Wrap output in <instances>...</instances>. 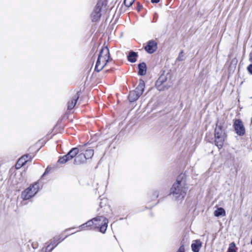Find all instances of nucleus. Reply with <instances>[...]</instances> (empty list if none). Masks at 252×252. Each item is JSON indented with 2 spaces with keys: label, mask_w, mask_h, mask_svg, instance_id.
<instances>
[{
  "label": "nucleus",
  "mask_w": 252,
  "mask_h": 252,
  "mask_svg": "<svg viewBox=\"0 0 252 252\" xmlns=\"http://www.w3.org/2000/svg\"><path fill=\"white\" fill-rule=\"evenodd\" d=\"M159 1V0H151V2L152 3H158Z\"/></svg>",
  "instance_id": "33"
},
{
  "label": "nucleus",
  "mask_w": 252,
  "mask_h": 252,
  "mask_svg": "<svg viewBox=\"0 0 252 252\" xmlns=\"http://www.w3.org/2000/svg\"><path fill=\"white\" fill-rule=\"evenodd\" d=\"M57 245H55V246H53L52 248H50V245H48L46 248L45 252H51L56 247Z\"/></svg>",
  "instance_id": "28"
},
{
  "label": "nucleus",
  "mask_w": 252,
  "mask_h": 252,
  "mask_svg": "<svg viewBox=\"0 0 252 252\" xmlns=\"http://www.w3.org/2000/svg\"><path fill=\"white\" fill-rule=\"evenodd\" d=\"M64 157L66 158V160H67V161L72 159L70 157L68 153L66 155H64Z\"/></svg>",
  "instance_id": "31"
},
{
  "label": "nucleus",
  "mask_w": 252,
  "mask_h": 252,
  "mask_svg": "<svg viewBox=\"0 0 252 252\" xmlns=\"http://www.w3.org/2000/svg\"><path fill=\"white\" fill-rule=\"evenodd\" d=\"M80 146V147H83V151L82 152L84 153L87 160L92 158L94 154V150L93 149L87 148V144Z\"/></svg>",
  "instance_id": "11"
},
{
  "label": "nucleus",
  "mask_w": 252,
  "mask_h": 252,
  "mask_svg": "<svg viewBox=\"0 0 252 252\" xmlns=\"http://www.w3.org/2000/svg\"><path fill=\"white\" fill-rule=\"evenodd\" d=\"M39 186L35 183L22 192L21 197L24 200H28L33 196L38 191Z\"/></svg>",
  "instance_id": "4"
},
{
  "label": "nucleus",
  "mask_w": 252,
  "mask_h": 252,
  "mask_svg": "<svg viewBox=\"0 0 252 252\" xmlns=\"http://www.w3.org/2000/svg\"><path fill=\"white\" fill-rule=\"evenodd\" d=\"M184 60V51L182 50L178 57V58L176 59V61H183Z\"/></svg>",
  "instance_id": "25"
},
{
  "label": "nucleus",
  "mask_w": 252,
  "mask_h": 252,
  "mask_svg": "<svg viewBox=\"0 0 252 252\" xmlns=\"http://www.w3.org/2000/svg\"><path fill=\"white\" fill-rule=\"evenodd\" d=\"M97 219H93L90 220H88L87 222L85 223V224H86V226H88L89 227H91L93 225L94 226V222Z\"/></svg>",
  "instance_id": "23"
},
{
  "label": "nucleus",
  "mask_w": 252,
  "mask_h": 252,
  "mask_svg": "<svg viewBox=\"0 0 252 252\" xmlns=\"http://www.w3.org/2000/svg\"><path fill=\"white\" fill-rule=\"evenodd\" d=\"M201 246V241L199 240H196L194 243H192L191 245V250L193 252H199Z\"/></svg>",
  "instance_id": "17"
},
{
  "label": "nucleus",
  "mask_w": 252,
  "mask_h": 252,
  "mask_svg": "<svg viewBox=\"0 0 252 252\" xmlns=\"http://www.w3.org/2000/svg\"><path fill=\"white\" fill-rule=\"evenodd\" d=\"M79 92L77 93V94L73 97L71 101L68 102L67 105V109L68 110H71L74 108L76 102L79 98V94H78Z\"/></svg>",
  "instance_id": "16"
},
{
  "label": "nucleus",
  "mask_w": 252,
  "mask_h": 252,
  "mask_svg": "<svg viewBox=\"0 0 252 252\" xmlns=\"http://www.w3.org/2000/svg\"><path fill=\"white\" fill-rule=\"evenodd\" d=\"M235 244L234 242L231 243L229 245L227 252H236L235 250Z\"/></svg>",
  "instance_id": "22"
},
{
  "label": "nucleus",
  "mask_w": 252,
  "mask_h": 252,
  "mask_svg": "<svg viewBox=\"0 0 252 252\" xmlns=\"http://www.w3.org/2000/svg\"><path fill=\"white\" fill-rule=\"evenodd\" d=\"M86 160L87 159L84 155V153L79 152V154L75 158L73 163L75 165H80L85 163L86 162Z\"/></svg>",
  "instance_id": "10"
},
{
  "label": "nucleus",
  "mask_w": 252,
  "mask_h": 252,
  "mask_svg": "<svg viewBox=\"0 0 252 252\" xmlns=\"http://www.w3.org/2000/svg\"><path fill=\"white\" fill-rule=\"evenodd\" d=\"M250 61L252 62V54L250 55Z\"/></svg>",
  "instance_id": "35"
},
{
  "label": "nucleus",
  "mask_w": 252,
  "mask_h": 252,
  "mask_svg": "<svg viewBox=\"0 0 252 252\" xmlns=\"http://www.w3.org/2000/svg\"><path fill=\"white\" fill-rule=\"evenodd\" d=\"M83 147H80L79 145L77 147L72 148L68 152V154L69 155L70 157L73 158H75L77 155L79 153V152H81L83 151Z\"/></svg>",
  "instance_id": "13"
},
{
  "label": "nucleus",
  "mask_w": 252,
  "mask_h": 252,
  "mask_svg": "<svg viewBox=\"0 0 252 252\" xmlns=\"http://www.w3.org/2000/svg\"><path fill=\"white\" fill-rule=\"evenodd\" d=\"M138 72L139 75L143 76L146 74L147 71V65L144 62L140 63L138 65Z\"/></svg>",
  "instance_id": "15"
},
{
  "label": "nucleus",
  "mask_w": 252,
  "mask_h": 252,
  "mask_svg": "<svg viewBox=\"0 0 252 252\" xmlns=\"http://www.w3.org/2000/svg\"><path fill=\"white\" fill-rule=\"evenodd\" d=\"M103 6V3L98 1L96 4L94 11L92 13V18L93 22H96L99 20L101 16V8Z\"/></svg>",
  "instance_id": "6"
},
{
  "label": "nucleus",
  "mask_w": 252,
  "mask_h": 252,
  "mask_svg": "<svg viewBox=\"0 0 252 252\" xmlns=\"http://www.w3.org/2000/svg\"><path fill=\"white\" fill-rule=\"evenodd\" d=\"M185 178V174L179 175L170 189L169 195L177 201H182L187 194L188 188Z\"/></svg>",
  "instance_id": "1"
},
{
  "label": "nucleus",
  "mask_w": 252,
  "mask_h": 252,
  "mask_svg": "<svg viewBox=\"0 0 252 252\" xmlns=\"http://www.w3.org/2000/svg\"><path fill=\"white\" fill-rule=\"evenodd\" d=\"M247 70L249 71V72L252 75V64H250L247 67Z\"/></svg>",
  "instance_id": "29"
},
{
  "label": "nucleus",
  "mask_w": 252,
  "mask_h": 252,
  "mask_svg": "<svg viewBox=\"0 0 252 252\" xmlns=\"http://www.w3.org/2000/svg\"><path fill=\"white\" fill-rule=\"evenodd\" d=\"M145 86V84L144 81L143 80L140 79L139 80L138 85L134 90V91L138 95L141 96L144 91Z\"/></svg>",
  "instance_id": "14"
},
{
  "label": "nucleus",
  "mask_w": 252,
  "mask_h": 252,
  "mask_svg": "<svg viewBox=\"0 0 252 252\" xmlns=\"http://www.w3.org/2000/svg\"><path fill=\"white\" fill-rule=\"evenodd\" d=\"M215 141L214 143L216 146L220 149L224 144L226 138V134L225 129L220 123H217L214 132Z\"/></svg>",
  "instance_id": "3"
},
{
  "label": "nucleus",
  "mask_w": 252,
  "mask_h": 252,
  "mask_svg": "<svg viewBox=\"0 0 252 252\" xmlns=\"http://www.w3.org/2000/svg\"><path fill=\"white\" fill-rule=\"evenodd\" d=\"M159 193V190L157 189L154 190L152 195V198L155 199L158 197Z\"/></svg>",
  "instance_id": "26"
},
{
  "label": "nucleus",
  "mask_w": 252,
  "mask_h": 252,
  "mask_svg": "<svg viewBox=\"0 0 252 252\" xmlns=\"http://www.w3.org/2000/svg\"><path fill=\"white\" fill-rule=\"evenodd\" d=\"M214 216L217 217L220 216H225L226 215L225 210L221 207L218 208L216 210L214 211Z\"/></svg>",
  "instance_id": "20"
},
{
  "label": "nucleus",
  "mask_w": 252,
  "mask_h": 252,
  "mask_svg": "<svg viewBox=\"0 0 252 252\" xmlns=\"http://www.w3.org/2000/svg\"><path fill=\"white\" fill-rule=\"evenodd\" d=\"M48 173V168H47L45 170V171L44 172L43 176L45 175V174H47Z\"/></svg>",
  "instance_id": "34"
},
{
  "label": "nucleus",
  "mask_w": 252,
  "mask_h": 252,
  "mask_svg": "<svg viewBox=\"0 0 252 252\" xmlns=\"http://www.w3.org/2000/svg\"><path fill=\"white\" fill-rule=\"evenodd\" d=\"M135 0H124V3L126 7H129L131 6Z\"/></svg>",
  "instance_id": "24"
},
{
  "label": "nucleus",
  "mask_w": 252,
  "mask_h": 252,
  "mask_svg": "<svg viewBox=\"0 0 252 252\" xmlns=\"http://www.w3.org/2000/svg\"><path fill=\"white\" fill-rule=\"evenodd\" d=\"M137 57L138 54L137 53L131 51L129 52V54L127 56V59L129 62L133 63L136 61V59Z\"/></svg>",
  "instance_id": "18"
},
{
  "label": "nucleus",
  "mask_w": 252,
  "mask_h": 252,
  "mask_svg": "<svg viewBox=\"0 0 252 252\" xmlns=\"http://www.w3.org/2000/svg\"><path fill=\"white\" fill-rule=\"evenodd\" d=\"M88 226H86V224H85V223L81 225L80 226H79V228H81V229H85L86 228H88Z\"/></svg>",
  "instance_id": "32"
},
{
  "label": "nucleus",
  "mask_w": 252,
  "mask_h": 252,
  "mask_svg": "<svg viewBox=\"0 0 252 252\" xmlns=\"http://www.w3.org/2000/svg\"><path fill=\"white\" fill-rule=\"evenodd\" d=\"M110 58L109 50L107 47H103L98 55L95 66L97 72L101 71L109 62Z\"/></svg>",
  "instance_id": "2"
},
{
  "label": "nucleus",
  "mask_w": 252,
  "mask_h": 252,
  "mask_svg": "<svg viewBox=\"0 0 252 252\" xmlns=\"http://www.w3.org/2000/svg\"><path fill=\"white\" fill-rule=\"evenodd\" d=\"M140 96L138 95L134 90L130 91L128 95V99L130 102H132L137 100Z\"/></svg>",
  "instance_id": "19"
},
{
  "label": "nucleus",
  "mask_w": 252,
  "mask_h": 252,
  "mask_svg": "<svg viewBox=\"0 0 252 252\" xmlns=\"http://www.w3.org/2000/svg\"><path fill=\"white\" fill-rule=\"evenodd\" d=\"M177 252H185V248L183 245L180 247Z\"/></svg>",
  "instance_id": "30"
},
{
  "label": "nucleus",
  "mask_w": 252,
  "mask_h": 252,
  "mask_svg": "<svg viewBox=\"0 0 252 252\" xmlns=\"http://www.w3.org/2000/svg\"><path fill=\"white\" fill-rule=\"evenodd\" d=\"M63 239H64L61 240L60 238H59L58 237L54 238L53 242H52L49 245H52L53 246H55V245H57V246L58 244L62 242Z\"/></svg>",
  "instance_id": "21"
},
{
  "label": "nucleus",
  "mask_w": 252,
  "mask_h": 252,
  "mask_svg": "<svg viewBox=\"0 0 252 252\" xmlns=\"http://www.w3.org/2000/svg\"><path fill=\"white\" fill-rule=\"evenodd\" d=\"M234 127L236 133L240 135L243 136L245 133V129L243 122L240 119H236L234 123Z\"/></svg>",
  "instance_id": "7"
},
{
  "label": "nucleus",
  "mask_w": 252,
  "mask_h": 252,
  "mask_svg": "<svg viewBox=\"0 0 252 252\" xmlns=\"http://www.w3.org/2000/svg\"><path fill=\"white\" fill-rule=\"evenodd\" d=\"M67 161L66 158H65L64 156L61 157L59 158L58 162L61 164H63L66 163Z\"/></svg>",
  "instance_id": "27"
},
{
  "label": "nucleus",
  "mask_w": 252,
  "mask_h": 252,
  "mask_svg": "<svg viewBox=\"0 0 252 252\" xmlns=\"http://www.w3.org/2000/svg\"><path fill=\"white\" fill-rule=\"evenodd\" d=\"M145 50L149 54L155 52L157 49V43L154 40H150L144 47Z\"/></svg>",
  "instance_id": "8"
},
{
  "label": "nucleus",
  "mask_w": 252,
  "mask_h": 252,
  "mask_svg": "<svg viewBox=\"0 0 252 252\" xmlns=\"http://www.w3.org/2000/svg\"><path fill=\"white\" fill-rule=\"evenodd\" d=\"M167 78L164 75H161L156 83V86L157 89L159 91L164 90L166 87L164 85V83L166 81Z\"/></svg>",
  "instance_id": "9"
},
{
  "label": "nucleus",
  "mask_w": 252,
  "mask_h": 252,
  "mask_svg": "<svg viewBox=\"0 0 252 252\" xmlns=\"http://www.w3.org/2000/svg\"><path fill=\"white\" fill-rule=\"evenodd\" d=\"M94 219H97L94 223V228H99V231L102 233H105L107 229L108 220L103 216H97Z\"/></svg>",
  "instance_id": "5"
},
{
  "label": "nucleus",
  "mask_w": 252,
  "mask_h": 252,
  "mask_svg": "<svg viewBox=\"0 0 252 252\" xmlns=\"http://www.w3.org/2000/svg\"><path fill=\"white\" fill-rule=\"evenodd\" d=\"M31 156L29 155H26L21 157L17 161L15 167L16 169H19L23 166H24L26 163L28 161V158L31 159Z\"/></svg>",
  "instance_id": "12"
},
{
  "label": "nucleus",
  "mask_w": 252,
  "mask_h": 252,
  "mask_svg": "<svg viewBox=\"0 0 252 252\" xmlns=\"http://www.w3.org/2000/svg\"><path fill=\"white\" fill-rule=\"evenodd\" d=\"M138 10L139 11L140 10V7H138Z\"/></svg>",
  "instance_id": "36"
}]
</instances>
